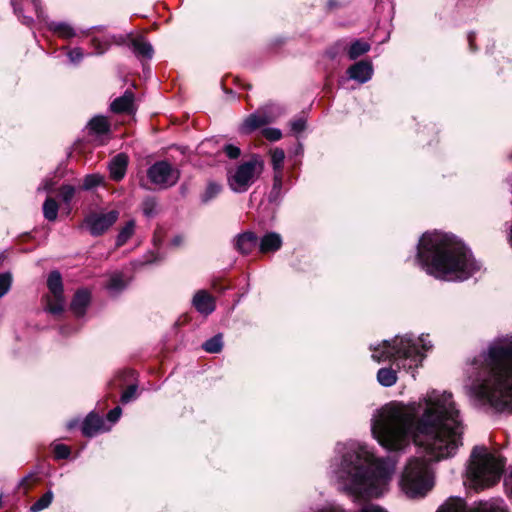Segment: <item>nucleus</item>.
Returning a JSON list of instances; mask_svg holds the SVG:
<instances>
[{
    "label": "nucleus",
    "mask_w": 512,
    "mask_h": 512,
    "mask_svg": "<svg viewBox=\"0 0 512 512\" xmlns=\"http://www.w3.org/2000/svg\"><path fill=\"white\" fill-rule=\"evenodd\" d=\"M371 433L389 451H400L413 442L424 458L412 457L400 479L409 498L424 497L433 487L430 462L453 457L462 446L460 411L450 392L431 390L418 401L391 402L374 414Z\"/></svg>",
    "instance_id": "1"
},
{
    "label": "nucleus",
    "mask_w": 512,
    "mask_h": 512,
    "mask_svg": "<svg viewBox=\"0 0 512 512\" xmlns=\"http://www.w3.org/2000/svg\"><path fill=\"white\" fill-rule=\"evenodd\" d=\"M330 473L339 486L357 495L378 497L384 493L396 461L390 458H376L368 446L356 441L338 443Z\"/></svg>",
    "instance_id": "2"
},
{
    "label": "nucleus",
    "mask_w": 512,
    "mask_h": 512,
    "mask_svg": "<svg viewBox=\"0 0 512 512\" xmlns=\"http://www.w3.org/2000/svg\"><path fill=\"white\" fill-rule=\"evenodd\" d=\"M480 358L481 372L469 396L480 406L512 413V336L493 341Z\"/></svg>",
    "instance_id": "3"
},
{
    "label": "nucleus",
    "mask_w": 512,
    "mask_h": 512,
    "mask_svg": "<svg viewBox=\"0 0 512 512\" xmlns=\"http://www.w3.org/2000/svg\"><path fill=\"white\" fill-rule=\"evenodd\" d=\"M417 263L427 274L445 281H464L480 269L471 251L454 235L426 232L417 245Z\"/></svg>",
    "instance_id": "4"
},
{
    "label": "nucleus",
    "mask_w": 512,
    "mask_h": 512,
    "mask_svg": "<svg viewBox=\"0 0 512 512\" xmlns=\"http://www.w3.org/2000/svg\"><path fill=\"white\" fill-rule=\"evenodd\" d=\"M433 347L428 335L414 337L412 334L396 336L393 340H384L376 347H371L372 358L377 362L392 361L400 369L407 371L418 368L425 355Z\"/></svg>",
    "instance_id": "5"
},
{
    "label": "nucleus",
    "mask_w": 512,
    "mask_h": 512,
    "mask_svg": "<svg viewBox=\"0 0 512 512\" xmlns=\"http://www.w3.org/2000/svg\"><path fill=\"white\" fill-rule=\"evenodd\" d=\"M504 462L483 446L474 447L467 475L475 488L483 489L495 484L501 476Z\"/></svg>",
    "instance_id": "6"
},
{
    "label": "nucleus",
    "mask_w": 512,
    "mask_h": 512,
    "mask_svg": "<svg viewBox=\"0 0 512 512\" xmlns=\"http://www.w3.org/2000/svg\"><path fill=\"white\" fill-rule=\"evenodd\" d=\"M264 169L263 162L256 156L238 165L233 172H229L227 182L235 193L246 192L259 178Z\"/></svg>",
    "instance_id": "7"
},
{
    "label": "nucleus",
    "mask_w": 512,
    "mask_h": 512,
    "mask_svg": "<svg viewBox=\"0 0 512 512\" xmlns=\"http://www.w3.org/2000/svg\"><path fill=\"white\" fill-rule=\"evenodd\" d=\"M437 512H507V510L501 499L480 501L468 508L463 499L450 498Z\"/></svg>",
    "instance_id": "8"
},
{
    "label": "nucleus",
    "mask_w": 512,
    "mask_h": 512,
    "mask_svg": "<svg viewBox=\"0 0 512 512\" xmlns=\"http://www.w3.org/2000/svg\"><path fill=\"white\" fill-rule=\"evenodd\" d=\"M147 176L154 185L168 188L177 183L180 172L167 161H158L149 167Z\"/></svg>",
    "instance_id": "9"
},
{
    "label": "nucleus",
    "mask_w": 512,
    "mask_h": 512,
    "mask_svg": "<svg viewBox=\"0 0 512 512\" xmlns=\"http://www.w3.org/2000/svg\"><path fill=\"white\" fill-rule=\"evenodd\" d=\"M119 212L111 210L106 213H91L86 216L84 224L92 236L104 234L118 220Z\"/></svg>",
    "instance_id": "10"
},
{
    "label": "nucleus",
    "mask_w": 512,
    "mask_h": 512,
    "mask_svg": "<svg viewBox=\"0 0 512 512\" xmlns=\"http://www.w3.org/2000/svg\"><path fill=\"white\" fill-rule=\"evenodd\" d=\"M271 117L265 112V110H257L256 112L248 115L241 125L239 126V132L241 134H250L256 129L270 123Z\"/></svg>",
    "instance_id": "11"
},
{
    "label": "nucleus",
    "mask_w": 512,
    "mask_h": 512,
    "mask_svg": "<svg viewBox=\"0 0 512 512\" xmlns=\"http://www.w3.org/2000/svg\"><path fill=\"white\" fill-rule=\"evenodd\" d=\"M192 305L203 316L212 314L216 309L215 298L206 290H198L194 294Z\"/></svg>",
    "instance_id": "12"
},
{
    "label": "nucleus",
    "mask_w": 512,
    "mask_h": 512,
    "mask_svg": "<svg viewBox=\"0 0 512 512\" xmlns=\"http://www.w3.org/2000/svg\"><path fill=\"white\" fill-rule=\"evenodd\" d=\"M11 4L14 8V12L17 14L19 18H21L22 23L27 26H29L32 23L33 19L31 16H26L23 14L24 7L31 6L35 11L37 17L39 19H44L43 11L39 0H11Z\"/></svg>",
    "instance_id": "13"
},
{
    "label": "nucleus",
    "mask_w": 512,
    "mask_h": 512,
    "mask_svg": "<svg viewBox=\"0 0 512 512\" xmlns=\"http://www.w3.org/2000/svg\"><path fill=\"white\" fill-rule=\"evenodd\" d=\"M349 78L361 84L368 82L373 75V67L368 61H359L349 67Z\"/></svg>",
    "instance_id": "14"
},
{
    "label": "nucleus",
    "mask_w": 512,
    "mask_h": 512,
    "mask_svg": "<svg viewBox=\"0 0 512 512\" xmlns=\"http://www.w3.org/2000/svg\"><path fill=\"white\" fill-rule=\"evenodd\" d=\"M107 430L109 428L105 427L103 418L93 412L89 413L82 423V433L86 437H93Z\"/></svg>",
    "instance_id": "15"
},
{
    "label": "nucleus",
    "mask_w": 512,
    "mask_h": 512,
    "mask_svg": "<svg viewBox=\"0 0 512 512\" xmlns=\"http://www.w3.org/2000/svg\"><path fill=\"white\" fill-rule=\"evenodd\" d=\"M258 237L254 232L246 231L234 238V248L241 254H249L257 245Z\"/></svg>",
    "instance_id": "16"
},
{
    "label": "nucleus",
    "mask_w": 512,
    "mask_h": 512,
    "mask_svg": "<svg viewBox=\"0 0 512 512\" xmlns=\"http://www.w3.org/2000/svg\"><path fill=\"white\" fill-rule=\"evenodd\" d=\"M128 166V157L124 153H119L112 158L109 164L110 177L114 181H120L124 178Z\"/></svg>",
    "instance_id": "17"
},
{
    "label": "nucleus",
    "mask_w": 512,
    "mask_h": 512,
    "mask_svg": "<svg viewBox=\"0 0 512 512\" xmlns=\"http://www.w3.org/2000/svg\"><path fill=\"white\" fill-rule=\"evenodd\" d=\"M114 113H131L134 109V94L126 90L124 94L116 98L110 105Z\"/></svg>",
    "instance_id": "18"
},
{
    "label": "nucleus",
    "mask_w": 512,
    "mask_h": 512,
    "mask_svg": "<svg viewBox=\"0 0 512 512\" xmlns=\"http://www.w3.org/2000/svg\"><path fill=\"white\" fill-rule=\"evenodd\" d=\"M90 293L86 289L78 290L71 302L70 308L77 317H81L85 314L86 308L90 303Z\"/></svg>",
    "instance_id": "19"
},
{
    "label": "nucleus",
    "mask_w": 512,
    "mask_h": 512,
    "mask_svg": "<svg viewBox=\"0 0 512 512\" xmlns=\"http://www.w3.org/2000/svg\"><path fill=\"white\" fill-rule=\"evenodd\" d=\"M282 246V238L276 232L266 233L259 241V250L261 253L275 252Z\"/></svg>",
    "instance_id": "20"
},
{
    "label": "nucleus",
    "mask_w": 512,
    "mask_h": 512,
    "mask_svg": "<svg viewBox=\"0 0 512 512\" xmlns=\"http://www.w3.org/2000/svg\"><path fill=\"white\" fill-rule=\"evenodd\" d=\"M48 28L63 39H70L77 35L76 30L66 22L51 21L48 23Z\"/></svg>",
    "instance_id": "21"
},
{
    "label": "nucleus",
    "mask_w": 512,
    "mask_h": 512,
    "mask_svg": "<svg viewBox=\"0 0 512 512\" xmlns=\"http://www.w3.org/2000/svg\"><path fill=\"white\" fill-rule=\"evenodd\" d=\"M131 46L134 54L137 57H142L146 59L152 58L154 52L153 47L149 42L145 41L143 38L139 37L133 39Z\"/></svg>",
    "instance_id": "22"
},
{
    "label": "nucleus",
    "mask_w": 512,
    "mask_h": 512,
    "mask_svg": "<svg viewBox=\"0 0 512 512\" xmlns=\"http://www.w3.org/2000/svg\"><path fill=\"white\" fill-rule=\"evenodd\" d=\"M397 372L390 367H384L377 372V381L384 387H391L397 382Z\"/></svg>",
    "instance_id": "23"
},
{
    "label": "nucleus",
    "mask_w": 512,
    "mask_h": 512,
    "mask_svg": "<svg viewBox=\"0 0 512 512\" xmlns=\"http://www.w3.org/2000/svg\"><path fill=\"white\" fill-rule=\"evenodd\" d=\"M47 286L54 297L63 295L62 277L58 271H52L47 279Z\"/></svg>",
    "instance_id": "24"
},
{
    "label": "nucleus",
    "mask_w": 512,
    "mask_h": 512,
    "mask_svg": "<svg viewBox=\"0 0 512 512\" xmlns=\"http://www.w3.org/2000/svg\"><path fill=\"white\" fill-rule=\"evenodd\" d=\"M223 190V187L220 183L215 181H209L203 193L200 196L201 202L203 204H208L213 199H215Z\"/></svg>",
    "instance_id": "25"
},
{
    "label": "nucleus",
    "mask_w": 512,
    "mask_h": 512,
    "mask_svg": "<svg viewBox=\"0 0 512 512\" xmlns=\"http://www.w3.org/2000/svg\"><path fill=\"white\" fill-rule=\"evenodd\" d=\"M136 223L134 220L126 222L125 226L121 228L116 238V247H121L133 236L135 232Z\"/></svg>",
    "instance_id": "26"
},
{
    "label": "nucleus",
    "mask_w": 512,
    "mask_h": 512,
    "mask_svg": "<svg viewBox=\"0 0 512 512\" xmlns=\"http://www.w3.org/2000/svg\"><path fill=\"white\" fill-rule=\"evenodd\" d=\"M88 127L91 132L95 134H105L109 131V123L104 116H95L93 117L89 123Z\"/></svg>",
    "instance_id": "27"
},
{
    "label": "nucleus",
    "mask_w": 512,
    "mask_h": 512,
    "mask_svg": "<svg viewBox=\"0 0 512 512\" xmlns=\"http://www.w3.org/2000/svg\"><path fill=\"white\" fill-rule=\"evenodd\" d=\"M59 206L55 199L48 197L43 204V215L48 221H55Z\"/></svg>",
    "instance_id": "28"
},
{
    "label": "nucleus",
    "mask_w": 512,
    "mask_h": 512,
    "mask_svg": "<svg viewBox=\"0 0 512 512\" xmlns=\"http://www.w3.org/2000/svg\"><path fill=\"white\" fill-rule=\"evenodd\" d=\"M369 50L370 45L367 42L357 40L350 45L348 56L351 60H355Z\"/></svg>",
    "instance_id": "29"
},
{
    "label": "nucleus",
    "mask_w": 512,
    "mask_h": 512,
    "mask_svg": "<svg viewBox=\"0 0 512 512\" xmlns=\"http://www.w3.org/2000/svg\"><path fill=\"white\" fill-rule=\"evenodd\" d=\"M126 287V282L123 279L122 274L120 273H114L111 275L106 288L110 291L112 294H117L121 292Z\"/></svg>",
    "instance_id": "30"
},
{
    "label": "nucleus",
    "mask_w": 512,
    "mask_h": 512,
    "mask_svg": "<svg viewBox=\"0 0 512 512\" xmlns=\"http://www.w3.org/2000/svg\"><path fill=\"white\" fill-rule=\"evenodd\" d=\"M202 348L208 353H219L223 348L222 335L217 334L202 344Z\"/></svg>",
    "instance_id": "31"
},
{
    "label": "nucleus",
    "mask_w": 512,
    "mask_h": 512,
    "mask_svg": "<svg viewBox=\"0 0 512 512\" xmlns=\"http://www.w3.org/2000/svg\"><path fill=\"white\" fill-rule=\"evenodd\" d=\"M271 164L274 173H282L283 163L285 159V152L281 148H275L271 152Z\"/></svg>",
    "instance_id": "32"
},
{
    "label": "nucleus",
    "mask_w": 512,
    "mask_h": 512,
    "mask_svg": "<svg viewBox=\"0 0 512 512\" xmlns=\"http://www.w3.org/2000/svg\"><path fill=\"white\" fill-rule=\"evenodd\" d=\"M283 184V174L282 173H274L273 176V186L269 193V201L276 202L281 197Z\"/></svg>",
    "instance_id": "33"
},
{
    "label": "nucleus",
    "mask_w": 512,
    "mask_h": 512,
    "mask_svg": "<svg viewBox=\"0 0 512 512\" xmlns=\"http://www.w3.org/2000/svg\"><path fill=\"white\" fill-rule=\"evenodd\" d=\"M65 300L63 295H60V297H54L52 295V298L47 299V305L46 310L54 315L61 314L64 310Z\"/></svg>",
    "instance_id": "34"
},
{
    "label": "nucleus",
    "mask_w": 512,
    "mask_h": 512,
    "mask_svg": "<svg viewBox=\"0 0 512 512\" xmlns=\"http://www.w3.org/2000/svg\"><path fill=\"white\" fill-rule=\"evenodd\" d=\"M53 497V492L47 491L30 507V512H40L48 508L52 503Z\"/></svg>",
    "instance_id": "35"
},
{
    "label": "nucleus",
    "mask_w": 512,
    "mask_h": 512,
    "mask_svg": "<svg viewBox=\"0 0 512 512\" xmlns=\"http://www.w3.org/2000/svg\"><path fill=\"white\" fill-rule=\"evenodd\" d=\"M142 211L143 214L148 217H154L157 213V201L153 197H147L142 202Z\"/></svg>",
    "instance_id": "36"
},
{
    "label": "nucleus",
    "mask_w": 512,
    "mask_h": 512,
    "mask_svg": "<svg viewBox=\"0 0 512 512\" xmlns=\"http://www.w3.org/2000/svg\"><path fill=\"white\" fill-rule=\"evenodd\" d=\"M103 181V177L99 174L86 175L83 181L82 188L84 190H91L99 186Z\"/></svg>",
    "instance_id": "37"
},
{
    "label": "nucleus",
    "mask_w": 512,
    "mask_h": 512,
    "mask_svg": "<svg viewBox=\"0 0 512 512\" xmlns=\"http://www.w3.org/2000/svg\"><path fill=\"white\" fill-rule=\"evenodd\" d=\"M12 285V275L10 272L0 274V298L8 293Z\"/></svg>",
    "instance_id": "38"
},
{
    "label": "nucleus",
    "mask_w": 512,
    "mask_h": 512,
    "mask_svg": "<svg viewBox=\"0 0 512 512\" xmlns=\"http://www.w3.org/2000/svg\"><path fill=\"white\" fill-rule=\"evenodd\" d=\"M137 398V385L131 384L123 391L121 395V402L127 404Z\"/></svg>",
    "instance_id": "39"
},
{
    "label": "nucleus",
    "mask_w": 512,
    "mask_h": 512,
    "mask_svg": "<svg viewBox=\"0 0 512 512\" xmlns=\"http://www.w3.org/2000/svg\"><path fill=\"white\" fill-rule=\"evenodd\" d=\"M262 135L269 141H278L282 138V132L278 128H264Z\"/></svg>",
    "instance_id": "40"
},
{
    "label": "nucleus",
    "mask_w": 512,
    "mask_h": 512,
    "mask_svg": "<svg viewBox=\"0 0 512 512\" xmlns=\"http://www.w3.org/2000/svg\"><path fill=\"white\" fill-rule=\"evenodd\" d=\"M222 151L230 159H237L241 154L239 147H237L233 144H227V143L222 146Z\"/></svg>",
    "instance_id": "41"
},
{
    "label": "nucleus",
    "mask_w": 512,
    "mask_h": 512,
    "mask_svg": "<svg viewBox=\"0 0 512 512\" xmlns=\"http://www.w3.org/2000/svg\"><path fill=\"white\" fill-rule=\"evenodd\" d=\"M67 56L71 63L78 64L84 58V52L81 48L76 47L68 51Z\"/></svg>",
    "instance_id": "42"
},
{
    "label": "nucleus",
    "mask_w": 512,
    "mask_h": 512,
    "mask_svg": "<svg viewBox=\"0 0 512 512\" xmlns=\"http://www.w3.org/2000/svg\"><path fill=\"white\" fill-rule=\"evenodd\" d=\"M92 46L95 49V53L101 55L105 53L109 47V42L107 40H100L98 38L92 39Z\"/></svg>",
    "instance_id": "43"
},
{
    "label": "nucleus",
    "mask_w": 512,
    "mask_h": 512,
    "mask_svg": "<svg viewBox=\"0 0 512 512\" xmlns=\"http://www.w3.org/2000/svg\"><path fill=\"white\" fill-rule=\"evenodd\" d=\"M62 200L68 204L75 195V188L71 185H64L60 189Z\"/></svg>",
    "instance_id": "44"
},
{
    "label": "nucleus",
    "mask_w": 512,
    "mask_h": 512,
    "mask_svg": "<svg viewBox=\"0 0 512 512\" xmlns=\"http://www.w3.org/2000/svg\"><path fill=\"white\" fill-rule=\"evenodd\" d=\"M54 455L57 459H66L70 455V449L64 444H57L54 447Z\"/></svg>",
    "instance_id": "45"
},
{
    "label": "nucleus",
    "mask_w": 512,
    "mask_h": 512,
    "mask_svg": "<svg viewBox=\"0 0 512 512\" xmlns=\"http://www.w3.org/2000/svg\"><path fill=\"white\" fill-rule=\"evenodd\" d=\"M290 126L293 132L300 133L306 128V120L303 117H300L291 121Z\"/></svg>",
    "instance_id": "46"
},
{
    "label": "nucleus",
    "mask_w": 512,
    "mask_h": 512,
    "mask_svg": "<svg viewBox=\"0 0 512 512\" xmlns=\"http://www.w3.org/2000/svg\"><path fill=\"white\" fill-rule=\"evenodd\" d=\"M309 512H344V510L335 504L329 503L322 508L311 509Z\"/></svg>",
    "instance_id": "47"
},
{
    "label": "nucleus",
    "mask_w": 512,
    "mask_h": 512,
    "mask_svg": "<svg viewBox=\"0 0 512 512\" xmlns=\"http://www.w3.org/2000/svg\"><path fill=\"white\" fill-rule=\"evenodd\" d=\"M122 414V409L117 406L115 408H113L112 410L109 411V413L107 414V419L111 422V423H115L116 421H118V419L120 418Z\"/></svg>",
    "instance_id": "48"
},
{
    "label": "nucleus",
    "mask_w": 512,
    "mask_h": 512,
    "mask_svg": "<svg viewBox=\"0 0 512 512\" xmlns=\"http://www.w3.org/2000/svg\"><path fill=\"white\" fill-rule=\"evenodd\" d=\"M360 512H386V511L377 505L367 504L360 510Z\"/></svg>",
    "instance_id": "49"
},
{
    "label": "nucleus",
    "mask_w": 512,
    "mask_h": 512,
    "mask_svg": "<svg viewBox=\"0 0 512 512\" xmlns=\"http://www.w3.org/2000/svg\"><path fill=\"white\" fill-rule=\"evenodd\" d=\"M38 190H43V191H51L52 190V183L50 181H45L42 185H40L38 187Z\"/></svg>",
    "instance_id": "50"
},
{
    "label": "nucleus",
    "mask_w": 512,
    "mask_h": 512,
    "mask_svg": "<svg viewBox=\"0 0 512 512\" xmlns=\"http://www.w3.org/2000/svg\"><path fill=\"white\" fill-rule=\"evenodd\" d=\"M468 41H469L471 50H474V34L473 33H470L468 35Z\"/></svg>",
    "instance_id": "51"
},
{
    "label": "nucleus",
    "mask_w": 512,
    "mask_h": 512,
    "mask_svg": "<svg viewBox=\"0 0 512 512\" xmlns=\"http://www.w3.org/2000/svg\"><path fill=\"white\" fill-rule=\"evenodd\" d=\"M213 142L212 139L205 140L201 143V148L204 149L206 146L210 145Z\"/></svg>",
    "instance_id": "52"
},
{
    "label": "nucleus",
    "mask_w": 512,
    "mask_h": 512,
    "mask_svg": "<svg viewBox=\"0 0 512 512\" xmlns=\"http://www.w3.org/2000/svg\"><path fill=\"white\" fill-rule=\"evenodd\" d=\"M181 241H182L181 237L177 236L173 239L172 242H173V245L177 246L181 243Z\"/></svg>",
    "instance_id": "53"
},
{
    "label": "nucleus",
    "mask_w": 512,
    "mask_h": 512,
    "mask_svg": "<svg viewBox=\"0 0 512 512\" xmlns=\"http://www.w3.org/2000/svg\"><path fill=\"white\" fill-rule=\"evenodd\" d=\"M31 477H32V475H28V476L24 477V478L21 480V483H20V484H21V485H24V484L27 482V480H28L29 478H31Z\"/></svg>",
    "instance_id": "54"
},
{
    "label": "nucleus",
    "mask_w": 512,
    "mask_h": 512,
    "mask_svg": "<svg viewBox=\"0 0 512 512\" xmlns=\"http://www.w3.org/2000/svg\"><path fill=\"white\" fill-rule=\"evenodd\" d=\"M4 257H5V256H4V254H3V253H0V264L3 262Z\"/></svg>",
    "instance_id": "55"
},
{
    "label": "nucleus",
    "mask_w": 512,
    "mask_h": 512,
    "mask_svg": "<svg viewBox=\"0 0 512 512\" xmlns=\"http://www.w3.org/2000/svg\"><path fill=\"white\" fill-rule=\"evenodd\" d=\"M123 374H130V375H133V374H134V372H133V371H126V372H123ZM120 375H122V373H121Z\"/></svg>",
    "instance_id": "56"
},
{
    "label": "nucleus",
    "mask_w": 512,
    "mask_h": 512,
    "mask_svg": "<svg viewBox=\"0 0 512 512\" xmlns=\"http://www.w3.org/2000/svg\"><path fill=\"white\" fill-rule=\"evenodd\" d=\"M328 4H329V6H330V7H333V6H334V2H333V1H329V3H328Z\"/></svg>",
    "instance_id": "57"
}]
</instances>
